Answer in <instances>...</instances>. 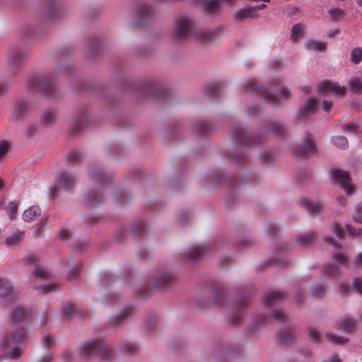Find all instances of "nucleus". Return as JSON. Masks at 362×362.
I'll list each match as a JSON object with an SVG mask.
<instances>
[{
  "instance_id": "64",
  "label": "nucleus",
  "mask_w": 362,
  "mask_h": 362,
  "mask_svg": "<svg viewBox=\"0 0 362 362\" xmlns=\"http://www.w3.org/2000/svg\"><path fill=\"white\" fill-rule=\"evenodd\" d=\"M324 241L325 243L331 245L335 248H339L341 247L340 243L330 235H325L324 237Z\"/></svg>"
},
{
  "instance_id": "29",
  "label": "nucleus",
  "mask_w": 362,
  "mask_h": 362,
  "mask_svg": "<svg viewBox=\"0 0 362 362\" xmlns=\"http://www.w3.org/2000/svg\"><path fill=\"white\" fill-rule=\"evenodd\" d=\"M259 15L255 13L254 9L251 6L238 10L235 15V19L238 21H241L247 18H256Z\"/></svg>"
},
{
  "instance_id": "28",
  "label": "nucleus",
  "mask_w": 362,
  "mask_h": 362,
  "mask_svg": "<svg viewBox=\"0 0 362 362\" xmlns=\"http://www.w3.org/2000/svg\"><path fill=\"white\" fill-rule=\"evenodd\" d=\"M296 336L287 330H282L277 333L276 340L278 343L288 345L295 341Z\"/></svg>"
},
{
  "instance_id": "61",
  "label": "nucleus",
  "mask_w": 362,
  "mask_h": 362,
  "mask_svg": "<svg viewBox=\"0 0 362 362\" xmlns=\"http://www.w3.org/2000/svg\"><path fill=\"white\" fill-rule=\"evenodd\" d=\"M60 14H61V8L58 5L54 4V5L52 6V7L49 11L48 16L51 19H54L55 17L59 16Z\"/></svg>"
},
{
  "instance_id": "56",
  "label": "nucleus",
  "mask_w": 362,
  "mask_h": 362,
  "mask_svg": "<svg viewBox=\"0 0 362 362\" xmlns=\"http://www.w3.org/2000/svg\"><path fill=\"white\" fill-rule=\"evenodd\" d=\"M350 88L354 93H362V84L358 78H356L350 81Z\"/></svg>"
},
{
  "instance_id": "53",
  "label": "nucleus",
  "mask_w": 362,
  "mask_h": 362,
  "mask_svg": "<svg viewBox=\"0 0 362 362\" xmlns=\"http://www.w3.org/2000/svg\"><path fill=\"white\" fill-rule=\"evenodd\" d=\"M362 60V49L354 48L351 53V61L354 64H358Z\"/></svg>"
},
{
  "instance_id": "26",
  "label": "nucleus",
  "mask_w": 362,
  "mask_h": 362,
  "mask_svg": "<svg viewBox=\"0 0 362 362\" xmlns=\"http://www.w3.org/2000/svg\"><path fill=\"white\" fill-rule=\"evenodd\" d=\"M224 84L219 81L209 84L206 89V94L209 98H216L221 95Z\"/></svg>"
},
{
  "instance_id": "27",
  "label": "nucleus",
  "mask_w": 362,
  "mask_h": 362,
  "mask_svg": "<svg viewBox=\"0 0 362 362\" xmlns=\"http://www.w3.org/2000/svg\"><path fill=\"white\" fill-rule=\"evenodd\" d=\"M327 286L324 283H317L313 284L310 289L313 297L316 298H323L326 296Z\"/></svg>"
},
{
  "instance_id": "46",
  "label": "nucleus",
  "mask_w": 362,
  "mask_h": 362,
  "mask_svg": "<svg viewBox=\"0 0 362 362\" xmlns=\"http://www.w3.org/2000/svg\"><path fill=\"white\" fill-rule=\"evenodd\" d=\"M351 218L355 222L362 223V201L355 205Z\"/></svg>"
},
{
  "instance_id": "24",
  "label": "nucleus",
  "mask_w": 362,
  "mask_h": 362,
  "mask_svg": "<svg viewBox=\"0 0 362 362\" xmlns=\"http://www.w3.org/2000/svg\"><path fill=\"white\" fill-rule=\"evenodd\" d=\"M192 129L197 134L205 136L212 131L213 127L204 120H198L192 124Z\"/></svg>"
},
{
  "instance_id": "12",
  "label": "nucleus",
  "mask_w": 362,
  "mask_h": 362,
  "mask_svg": "<svg viewBox=\"0 0 362 362\" xmlns=\"http://www.w3.org/2000/svg\"><path fill=\"white\" fill-rule=\"evenodd\" d=\"M20 293L19 290L16 288L12 281L6 277H0V298L9 302L14 300Z\"/></svg>"
},
{
  "instance_id": "17",
  "label": "nucleus",
  "mask_w": 362,
  "mask_h": 362,
  "mask_svg": "<svg viewBox=\"0 0 362 362\" xmlns=\"http://www.w3.org/2000/svg\"><path fill=\"white\" fill-rule=\"evenodd\" d=\"M318 90L322 94L333 93L336 95H343L346 93V88L340 86L338 83L325 81L319 84Z\"/></svg>"
},
{
  "instance_id": "1",
  "label": "nucleus",
  "mask_w": 362,
  "mask_h": 362,
  "mask_svg": "<svg viewBox=\"0 0 362 362\" xmlns=\"http://www.w3.org/2000/svg\"><path fill=\"white\" fill-rule=\"evenodd\" d=\"M173 33L178 41H184L193 37L200 42H209L216 38L214 31L195 29L192 20L186 16H181L176 19Z\"/></svg>"
},
{
  "instance_id": "5",
  "label": "nucleus",
  "mask_w": 362,
  "mask_h": 362,
  "mask_svg": "<svg viewBox=\"0 0 362 362\" xmlns=\"http://www.w3.org/2000/svg\"><path fill=\"white\" fill-rule=\"evenodd\" d=\"M28 57L27 52L19 47H11L8 50L7 57L6 76L8 78L15 77L22 68L25 59Z\"/></svg>"
},
{
  "instance_id": "34",
  "label": "nucleus",
  "mask_w": 362,
  "mask_h": 362,
  "mask_svg": "<svg viewBox=\"0 0 362 362\" xmlns=\"http://www.w3.org/2000/svg\"><path fill=\"white\" fill-rule=\"evenodd\" d=\"M147 227L146 222L143 220H137L132 223L131 226V230L136 236L142 235Z\"/></svg>"
},
{
  "instance_id": "18",
  "label": "nucleus",
  "mask_w": 362,
  "mask_h": 362,
  "mask_svg": "<svg viewBox=\"0 0 362 362\" xmlns=\"http://www.w3.org/2000/svg\"><path fill=\"white\" fill-rule=\"evenodd\" d=\"M90 179L95 183L107 185L112 180L110 175L105 173L100 168H93L90 172Z\"/></svg>"
},
{
  "instance_id": "2",
  "label": "nucleus",
  "mask_w": 362,
  "mask_h": 362,
  "mask_svg": "<svg viewBox=\"0 0 362 362\" xmlns=\"http://www.w3.org/2000/svg\"><path fill=\"white\" fill-rule=\"evenodd\" d=\"M286 132L284 125L279 122H271L261 129V135L252 136L241 127L233 129V139L243 147H249L262 144L267 140L266 134L272 132L277 136H283Z\"/></svg>"
},
{
  "instance_id": "3",
  "label": "nucleus",
  "mask_w": 362,
  "mask_h": 362,
  "mask_svg": "<svg viewBox=\"0 0 362 362\" xmlns=\"http://www.w3.org/2000/svg\"><path fill=\"white\" fill-rule=\"evenodd\" d=\"M26 341V335L23 328L18 327L7 334L3 339L2 355L11 359L18 358L22 353V346Z\"/></svg>"
},
{
  "instance_id": "9",
  "label": "nucleus",
  "mask_w": 362,
  "mask_h": 362,
  "mask_svg": "<svg viewBox=\"0 0 362 362\" xmlns=\"http://www.w3.org/2000/svg\"><path fill=\"white\" fill-rule=\"evenodd\" d=\"M100 352H101L104 361L111 358L113 354L110 349H105V344L100 339L85 343L80 349V354L83 357L94 356Z\"/></svg>"
},
{
  "instance_id": "54",
  "label": "nucleus",
  "mask_w": 362,
  "mask_h": 362,
  "mask_svg": "<svg viewBox=\"0 0 362 362\" xmlns=\"http://www.w3.org/2000/svg\"><path fill=\"white\" fill-rule=\"evenodd\" d=\"M272 317L280 322H285L288 319L286 313L284 310L279 309L273 311Z\"/></svg>"
},
{
  "instance_id": "8",
  "label": "nucleus",
  "mask_w": 362,
  "mask_h": 362,
  "mask_svg": "<svg viewBox=\"0 0 362 362\" xmlns=\"http://www.w3.org/2000/svg\"><path fill=\"white\" fill-rule=\"evenodd\" d=\"M77 185L76 177L71 172L61 170L55 175L54 187L57 192H71Z\"/></svg>"
},
{
  "instance_id": "58",
  "label": "nucleus",
  "mask_w": 362,
  "mask_h": 362,
  "mask_svg": "<svg viewBox=\"0 0 362 362\" xmlns=\"http://www.w3.org/2000/svg\"><path fill=\"white\" fill-rule=\"evenodd\" d=\"M18 206L15 202H10L6 207V213L10 218H13L17 213Z\"/></svg>"
},
{
  "instance_id": "7",
  "label": "nucleus",
  "mask_w": 362,
  "mask_h": 362,
  "mask_svg": "<svg viewBox=\"0 0 362 362\" xmlns=\"http://www.w3.org/2000/svg\"><path fill=\"white\" fill-rule=\"evenodd\" d=\"M32 276L35 280L33 287L40 293L45 294L56 290L57 285L54 283L40 284V281H49L52 279L51 274L46 268L40 266H36L35 270L32 273Z\"/></svg>"
},
{
  "instance_id": "33",
  "label": "nucleus",
  "mask_w": 362,
  "mask_h": 362,
  "mask_svg": "<svg viewBox=\"0 0 362 362\" xmlns=\"http://www.w3.org/2000/svg\"><path fill=\"white\" fill-rule=\"evenodd\" d=\"M204 10L210 14L216 15L220 11V4L217 0H205L202 3Z\"/></svg>"
},
{
  "instance_id": "37",
  "label": "nucleus",
  "mask_w": 362,
  "mask_h": 362,
  "mask_svg": "<svg viewBox=\"0 0 362 362\" xmlns=\"http://www.w3.org/2000/svg\"><path fill=\"white\" fill-rule=\"evenodd\" d=\"M57 118V115L53 110H46L41 116V123L45 126H49L52 124Z\"/></svg>"
},
{
  "instance_id": "42",
  "label": "nucleus",
  "mask_w": 362,
  "mask_h": 362,
  "mask_svg": "<svg viewBox=\"0 0 362 362\" xmlns=\"http://www.w3.org/2000/svg\"><path fill=\"white\" fill-rule=\"evenodd\" d=\"M325 276L335 277L339 274V268L331 263L326 264L322 269Z\"/></svg>"
},
{
  "instance_id": "40",
  "label": "nucleus",
  "mask_w": 362,
  "mask_h": 362,
  "mask_svg": "<svg viewBox=\"0 0 362 362\" xmlns=\"http://www.w3.org/2000/svg\"><path fill=\"white\" fill-rule=\"evenodd\" d=\"M332 258L337 263L345 265L349 261V255L347 253L342 251H334L332 252Z\"/></svg>"
},
{
  "instance_id": "38",
  "label": "nucleus",
  "mask_w": 362,
  "mask_h": 362,
  "mask_svg": "<svg viewBox=\"0 0 362 362\" xmlns=\"http://www.w3.org/2000/svg\"><path fill=\"white\" fill-rule=\"evenodd\" d=\"M331 143L335 147L340 149H346L349 146L346 137L341 135L334 136L331 138Z\"/></svg>"
},
{
  "instance_id": "49",
  "label": "nucleus",
  "mask_w": 362,
  "mask_h": 362,
  "mask_svg": "<svg viewBox=\"0 0 362 362\" xmlns=\"http://www.w3.org/2000/svg\"><path fill=\"white\" fill-rule=\"evenodd\" d=\"M308 336H309L310 339L313 341H314L315 343H318L321 341V337H322L321 332L317 328L311 327H308Z\"/></svg>"
},
{
  "instance_id": "25",
  "label": "nucleus",
  "mask_w": 362,
  "mask_h": 362,
  "mask_svg": "<svg viewBox=\"0 0 362 362\" xmlns=\"http://www.w3.org/2000/svg\"><path fill=\"white\" fill-rule=\"evenodd\" d=\"M134 311V309L132 306L126 307L122 311L111 320L112 325L115 327L119 325L126 318L132 315Z\"/></svg>"
},
{
  "instance_id": "13",
  "label": "nucleus",
  "mask_w": 362,
  "mask_h": 362,
  "mask_svg": "<svg viewBox=\"0 0 362 362\" xmlns=\"http://www.w3.org/2000/svg\"><path fill=\"white\" fill-rule=\"evenodd\" d=\"M294 151L298 156L315 155L317 151V148L313 140V135L310 133H306L302 145L297 147Z\"/></svg>"
},
{
  "instance_id": "47",
  "label": "nucleus",
  "mask_w": 362,
  "mask_h": 362,
  "mask_svg": "<svg viewBox=\"0 0 362 362\" xmlns=\"http://www.w3.org/2000/svg\"><path fill=\"white\" fill-rule=\"evenodd\" d=\"M325 338L328 341L334 344H342L346 341L344 337L332 333H326Z\"/></svg>"
},
{
  "instance_id": "59",
  "label": "nucleus",
  "mask_w": 362,
  "mask_h": 362,
  "mask_svg": "<svg viewBox=\"0 0 362 362\" xmlns=\"http://www.w3.org/2000/svg\"><path fill=\"white\" fill-rule=\"evenodd\" d=\"M243 306L235 308L233 310L232 321L233 322H238L243 316Z\"/></svg>"
},
{
  "instance_id": "45",
  "label": "nucleus",
  "mask_w": 362,
  "mask_h": 362,
  "mask_svg": "<svg viewBox=\"0 0 362 362\" xmlns=\"http://www.w3.org/2000/svg\"><path fill=\"white\" fill-rule=\"evenodd\" d=\"M303 25L301 23L294 25L291 28V39L293 42H297L303 36Z\"/></svg>"
},
{
  "instance_id": "10",
  "label": "nucleus",
  "mask_w": 362,
  "mask_h": 362,
  "mask_svg": "<svg viewBox=\"0 0 362 362\" xmlns=\"http://www.w3.org/2000/svg\"><path fill=\"white\" fill-rule=\"evenodd\" d=\"M330 177L344 190L347 194L354 193V186L347 171L334 167L329 170Z\"/></svg>"
},
{
  "instance_id": "35",
  "label": "nucleus",
  "mask_w": 362,
  "mask_h": 362,
  "mask_svg": "<svg viewBox=\"0 0 362 362\" xmlns=\"http://www.w3.org/2000/svg\"><path fill=\"white\" fill-rule=\"evenodd\" d=\"M315 238V233L313 231H309L300 234L297 239V243L300 246H307L314 240Z\"/></svg>"
},
{
  "instance_id": "44",
  "label": "nucleus",
  "mask_w": 362,
  "mask_h": 362,
  "mask_svg": "<svg viewBox=\"0 0 362 362\" xmlns=\"http://www.w3.org/2000/svg\"><path fill=\"white\" fill-rule=\"evenodd\" d=\"M341 129L345 133L356 134L358 132L359 126L357 122L351 121L350 122L341 124Z\"/></svg>"
},
{
  "instance_id": "19",
  "label": "nucleus",
  "mask_w": 362,
  "mask_h": 362,
  "mask_svg": "<svg viewBox=\"0 0 362 362\" xmlns=\"http://www.w3.org/2000/svg\"><path fill=\"white\" fill-rule=\"evenodd\" d=\"M155 15L154 9L145 4H140L136 7V16L142 22L149 21Z\"/></svg>"
},
{
  "instance_id": "6",
  "label": "nucleus",
  "mask_w": 362,
  "mask_h": 362,
  "mask_svg": "<svg viewBox=\"0 0 362 362\" xmlns=\"http://www.w3.org/2000/svg\"><path fill=\"white\" fill-rule=\"evenodd\" d=\"M32 110V105L25 98L16 99L12 104L8 121L12 124L23 122Z\"/></svg>"
},
{
  "instance_id": "39",
  "label": "nucleus",
  "mask_w": 362,
  "mask_h": 362,
  "mask_svg": "<svg viewBox=\"0 0 362 362\" xmlns=\"http://www.w3.org/2000/svg\"><path fill=\"white\" fill-rule=\"evenodd\" d=\"M305 47L308 50H316L324 52L327 48V44L323 42L316 40H309L305 42Z\"/></svg>"
},
{
  "instance_id": "16",
  "label": "nucleus",
  "mask_w": 362,
  "mask_h": 362,
  "mask_svg": "<svg viewBox=\"0 0 362 362\" xmlns=\"http://www.w3.org/2000/svg\"><path fill=\"white\" fill-rule=\"evenodd\" d=\"M339 329L347 334L353 333L357 327L356 320L351 315H343L340 317L337 322Z\"/></svg>"
},
{
  "instance_id": "36",
  "label": "nucleus",
  "mask_w": 362,
  "mask_h": 362,
  "mask_svg": "<svg viewBox=\"0 0 362 362\" xmlns=\"http://www.w3.org/2000/svg\"><path fill=\"white\" fill-rule=\"evenodd\" d=\"M167 90L160 88L157 85H150L148 87V95L153 98H164L167 96Z\"/></svg>"
},
{
  "instance_id": "21",
  "label": "nucleus",
  "mask_w": 362,
  "mask_h": 362,
  "mask_svg": "<svg viewBox=\"0 0 362 362\" xmlns=\"http://www.w3.org/2000/svg\"><path fill=\"white\" fill-rule=\"evenodd\" d=\"M317 110V100L311 97L305 103L303 110H300L298 113V118L303 121L307 119V115L314 113Z\"/></svg>"
},
{
  "instance_id": "11",
  "label": "nucleus",
  "mask_w": 362,
  "mask_h": 362,
  "mask_svg": "<svg viewBox=\"0 0 362 362\" xmlns=\"http://www.w3.org/2000/svg\"><path fill=\"white\" fill-rule=\"evenodd\" d=\"M262 98L268 103L278 105L277 98L281 97L282 98H287L290 95L289 90L283 87L279 83H274L269 87V90L267 91H262Z\"/></svg>"
},
{
  "instance_id": "63",
  "label": "nucleus",
  "mask_w": 362,
  "mask_h": 362,
  "mask_svg": "<svg viewBox=\"0 0 362 362\" xmlns=\"http://www.w3.org/2000/svg\"><path fill=\"white\" fill-rule=\"evenodd\" d=\"M85 155L80 149L76 148L71 151L67 156V158H81Z\"/></svg>"
},
{
  "instance_id": "20",
  "label": "nucleus",
  "mask_w": 362,
  "mask_h": 362,
  "mask_svg": "<svg viewBox=\"0 0 362 362\" xmlns=\"http://www.w3.org/2000/svg\"><path fill=\"white\" fill-rule=\"evenodd\" d=\"M298 204L312 215L318 214L322 210V206L319 202H313L306 197L300 198Z\"/></svg>"
},
{
  "instance_id": "22",
  "label": "nucleus",
  "mask_w": 362,
  "mask_h": 362,
  "mask_svg": "<svg viewBox=\"0 0 362 362\" xmlns=\"http://www.w3.org/2000/svg\"><path fill=\"white\" fill-rule=\"evenodd\" d=\"M88 117L85 112L80 113L74 121L71 132L75 134L81 133L88 125Z\"/></svg>"
},
{
  "instance_id": "4",
  "label": "nucleus",
  "mask_w": 362,
  "mask_h": 362,
  "mask_svg": "<svg viewBox=\"0 0 362 362\" xmlns=\"http://www.w3.org/2000/svg\"><path fill=\"white\" fill-rule=\"evenodd\" d=\"M27 88L49 98L56 97L57 92L53 82L45 75H34L28 78Z\"/></svg>"
},
{
  "instance_id": "15",
  "label": "nucleus",
  "mask_w": 362,
  "mask_h": 362,
  "mask_svg": "<svg viewBox=\"0 0 362 362\" xmlns=\"http://www.w3.org/2000/svg\"><path fill=\"white\" fill-rule=\"evenodd\" d=\"M175 279V275L172 272H159L154 275L152 284L155 288H162L173 283Z\"/></svg>"
},
{
  "instance_id": "51",
  "label": "nucleus",
  "mask_w": 362,
  "mask_h": 362,
  "mask_svg": "<svg viewBox=\"0 0 362 362\" xmlns=\"http://www.w3.org/2000/svg\"><path fill=\"white\" fill-rule=\"evenodd\" d=\"M11 142L7 140L0 141V158L5 157L11 147Z\"/></svg>"
},
{
  "instance_id": "31",
  "label": "nucleus",
  "mask_w": 362,
  "mask_h": 362,
  "mask_svg": "<svg viewBox=\"0 0 362 362\" xmlns=\"http://www.w3.org/2000/svg\"><path fill=\"white\" fill-rule=\"evenodd\" d=\"M24 236V233L19 230H16L9 234L5 240V243L8 247H12L21 243Z\"/></svg>"
},
{
  "instance_id": "52",
  "label": "nucleus",
  "mask_w": 362,
  "mask_h": 362,
  "mask_svg": "<svg viewBox=\"0 0 362 362\" xmlns=\"http://www.w3.org/2000/svg\"><path fill=\"white\" fill-rule=\"evenodd\" d=\"M330 230L334 233L338 238H342L344 233V228L343 229L339 223L333 222L329 226Z\"/></svg>"
},
{
  "instance_id": "50",
  "label": "nucleus",
  "mask_w": 362,
  "mask_h": 362,
  "mask_svg": "<svg viewBox=\"0 0 362 362\" xmlns=\"http://www.w3.org/2000/svg\"><path fill=\"white\" fill-rule=\"evenodd\" d=\"M81 267L78 264H74L69 267V270L66 274L68 280L77 278L80 275Z\"/></svg>"
},
{
  "instance_id": "14",
  "label": "nucleus",
  "mask_w": 362,
  "mask_h": 362,
  "mask_svg": "<svg viewBox=\"0 0 362 362\" xmlns=\"http://www.w3.org/2000/svg\"><path fill=\"white\" fill-rule=\"evenodd\" d=\"M210 250L208 244L192 245L186 252L185 257L188 262H196L203 257Z\"/></svg>"
},
{
  "instance_id": "23",
  "label": "nucleus",
  "mask_w": 362,
  "mask_h": 362,
  "mask_svg": "<svg viewBox=\"0 0 362 362\" xmlns=\"http://www.w3.org/2000/svg\"><path fill=\"white\" fill-rule=\"evenodd\" d=\"M285 295L283 292L279 291H271L265 294L263 298V303L266 307H270L275 303L284 299Z\"/></svg>"
},
{
  "instance_id": "57",
  "label": "nucleus",
  "mask_w": 362,
  "mask_h": 362,
  "mask_svg": "<svg viewBox=\"0 0 362 362\" xmlns=\"http://www.w3.org/2000/svg\"><path fill=\"white\" fill-rule=\"evenodd\" d=\"M124 351L127 354H133L138 351L139 346L133 342H127L123 346Z\"/></svg>"
},
{
  "instance_id": "55",
  "label": "nucleus",
  "mask_w": 362,
  "mask_h": 362,
  "mask_svg": "<svg viewBox=\"0 0 362 362\" xmlns=\"http://www.w3.org/2000/svg\"><path fill=\"white\" fill-rule=\"evenodd\" d=\"M331 19L337 21L342 18L345 16V12L341 8H334L329 11Z\"/></svg>"
},
{
  "instance_id": "43",
  "label": "nucleus",
  "mask_w": 362,
  "mask_h": 362,
  "mask_svg": "<svg viewBox=\"0 0 362 362\" xmlns=\"http://www.w3.org/2000/svg\"><path fill=\"white\" fill-rule=\"evenodd\" d=\"M25 315V310L23 308L17 307L12 310L11 313V320L15 323L21 322Z\"/></svg>"
},
{
  "instance_id": "60",
  "label": "nucleus",
  "mask_w": 362,
  "mask_h": 362,
  "mask_svg": "<svg viewBox=\"0 0 362 362\" xmlns=\"http://www.w3.org/2000/svg\"><path fill=\"white\" fill-rule=\"evenodd\" d=\"M352 288L362 295V279L359 277H354L352 282Z\"/></svg>"
},
{
  "instance_id": "48",
  "label": "nucleus",
  "mask_w": 362,
  "mask_h": 362,
  "mask_svg": "<svg viewBox=\"0 0 362 362\" xmlns=\"http://www.w3.org/2000/svg\"><path fill=\"white\" fill-rule=\"evenodd\" d=\"M344 233L354 238L361 235V229L360 228L352 227L350 224H346L344 226Z\"/></svg>"
},
{
  "instance_id": "41",
  "label": "nucleus",
  "mask_w": 362,
  "mask_h": 362,
  "mask_svg": "<svg viewBox=\"0 0 362 362\" xmlns=\"http://www.w3.org/2000/svg\"><path fill=\"white\" fill-rule=\"evenodd\" d=\"M244 89L247 92H262V86L255 79H250L244 85Z\"/></svg>"
},
{
  "instance_id": "30",
  "label": "nucleus",
  "mask_w": 362,
  "mask_h": 362,
  "mask_svg": "<svg viewBox=\"0 0 362 362\" xmlns=\"http://www.w3.org/2000/svg\"><path fill=\"white\" fill-rule=\"evenodd\" d=\"M41 209L37 206H32L26 209L23 214V218L26 222L34 221L40 215Z\"/></svg>"
},
{
  "instance_id": "32",
  "label": "nucleus",
  "mask_w": 362,
  "mask_h": 362,
  "mask_svg": "<svg viewBox=\"0 0 362 362\" xmlns=\"http://www.w3.org/2000/svg\"><path fill=\"white\" fill-rule=\"evenodd\" d=\"M103 202V196L100 192L90 191L87 194L86 202L90 206H96Z\"/></svg>"
},
{
  "instance_id": "62",
  "label": "nucleus",
  "mask_w": 362,
  "mask_h": 362,
  "mask_svg": "<svg viewBox=\"0 0 362 362\" xmlns=\"http://www.w3.org/2000/svg\"><path fill=\"white\" fill-rule=\"evenodd\" d=\"M73 313V309L71 308V305L68 304L65 307L63 313H62V318L64 320H69L71 318Z\"/></svg>"
}]
</instances>
